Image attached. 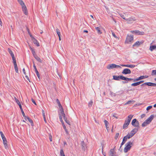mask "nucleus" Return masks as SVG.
<instances>
[{"label": "nucleus", "instance_id": "nucleus-36", "mask_svg": "<svg viewBox=\"0 0 156 156\" xmlns=\"http://www.w3.org/2000/svg\"><path fill=\"white\" fill-rule=\"evenodd\" d=\"M12 59L13 60V63L14 65L17 64L16 63V58L15 57L12 58Z\"/></svg>", "mask_w": 156, "mask_h": 156}, {"label": "nucleus", "instance_id": "nucleus-50", "mask_svg": "<svg viewBox=\"0 0 156 156\" xmlns=\"http://www.w3.org/2000/svg\"><path fill=\"white\" fill-rule=\"evenodd\" d=\"M119 133H117L115 135V140H117V139L118 137L119 136Z\"/></svg>", "mask_w": 156, "mask_h": 156}, {"label": "nucleus", "instance_id": "nucleus-53", "mask_svg": "<svg viewBox=\"0 0 156 156\" xmlns=\"http://www.w3.org/2000/svg\"><path fill=\"white\" fill-rule=\"evenodd\" d=\"M152 108V106L151 105L149 106H148L146 109V110H148L149 109H151Z\"/></svg>", "mask_w": 156, "mask_h": 156}, {"label": "nucleus", "instance_id": "nucleus-43", "mask_svg": "<svg viewBox=\"0 0 156 156\" xmlns=\"http://www.w3.org/2000/svg\"><path fill=\"white\" fill-rule=\"evenodd\" d=\"M151 75H152V76H154V75L156 76V70H152V72L151 73Z\"/></svg>", "mask_w": 156, "mask_h": 156}, {"label": "nucleus", "instance_id": "nucleus-39", "mask_svg": "<svg viewBox=\"0 0 156 156\" xmlns=\"http://www.w3.org/2000/svg\"><path fill=\"white\" fill-rule=\"evenodd\" d=\"M59 118L60 120V122H61L62 123H64L62 119V115H60V114H59Z\"/></svg>", "mask_w": 156, "mask_h": 156}, {"label": "nucleus", "instance_id": "nucleus-41", "mask_svg": "<svg viewBox=\"0 0 156 156\" xmlns=\"http://www.w3.org/2000/svg\"><path fill=\"white\" fill-rule=\"evenodd\" d=\"M148 124H147V123L145 121L142 124V127H144L147 126V125Z\"/></svg>", "mask_w": 156, "mask_h": 156}, {"label": "nucleus", "instance_id": "nucleus-48", "mask_svg": "<svg viewBox=\"0 0 156 156\" xmlns=\"http://www.w3.org/2000/svg\"><path fill=\"white\" fill-rule=\"evenodd\" d=\"M101 145H102V154H103L105 156H106V153H103V149L104 148V145H103V144H101Z\"/></svg>", "mask_w": 156, "mask_h": 156}, {"label": "nucleus", "instance_id": "nucleus-55", "mask_svg": "<svg viewBox=\"0 0 156 156\" xmlns=\"http://www.w3.org/2000/svg\"><path fill=\"white\" fill-rule=\"evenodd\" d=\"M33 66V67L35 69V71H37V69L36 68V66L35 65L34 63Z\"/></svg>", "mask_w": 156, "mask_h": 156}, {"label": "nucleus", "instance_id": "nucleus-6", "mask_svg": "<svg viewBox=\"0 0 156 156\" xmlns=\"http://www.w3.org/2000/svg\"><path fill=\"white\" fill-rule=\"evenodd\" d=\"M131 32L132 33L135 34L137 35H143L144 34V32H141L138 30L131 31Z\"/></svg>", "mask_w": 156, "mask_h": 156}, {"label": "nucleus", "instance_id": "nucleus-54", "mask_svg": "<svg viewBox=\"0 0 156 156\" xmlns=\"http://www.w3.org/2000/svg\"><path fill=\"white\" fill-rule=\"evenodd\" d=\"M42 112L43 117L45 116V113L44 110L42 109Z\"/></svg>", "mask_w": 156, "mask_h": 156}, {"label": "nucleus", "instance_id": "nucleus-34", "mask_svg": "<svg viewBox=\"0 0 156 156\" xmlns=\"http://www.w3.org/2000/svg\"><path fill=\"white\" fill-rule=\"evenodd\" d=\"M0 133L2 140H5V139H6L2 132L0 131Z\"/></svg>", "mask_w": 156, "mask_h": 156}, {"label": "nucleus", "instance_id": "nucleus-13", "mask_svg": "<svg viewBox=\"0 0 156 156\" xmlns=\"http://www.w3.org/2000/svg\"><path fill=\"white\" fill-rule=\"evenodd\" d=\"M138 128H134L130 132V134L133 136L138 131Z\"/></svg>", "mask_w": 156, "mask_h": 156}, {"label": "nucleus", "instance_id": "nucleus-44", "mask_svg": "<svg viewBox=\"0 0 156 156\" xmlns=\"http://www.w3.org/2000/svg\"><path fill=\"white\" fill-rule=\"evenodd\" d=\"M60 155L61 156H65L62 149H61L60 151Z\"/></svg>", "mask_w": 156, "mask_h": 156}, {"label": "nucleus", "instance_id": "nucleus-49", "mask_svg": "<svg viewBox=\"0 0 156 156\" xmlns=\"http://www.w3.org/2000/svg\"><path fill=\"white\" fill-rule=\"evenodd\" d=\"M35 41L34 42V43L36 44V45L37 46H40V44H39V43H38V41L36 40H35Z\"/></svg>", "mask_w": 156, "mask_h": 156}, {"label": "nucleus", "instance_id": "nucleus-12", "mask_svg": "<svg viewBox=\"0 0 156 156\" xmlns=\"http://www.w3.org/2000/svg\"><path fill=\"white\" fill-rule=\"evenodd\" d=\"M117 65L112 64H109L107 66V68L108 69H113V68H116Z\"/></svg>", "mask_w": 156, "mask_h": 156}, {"label": "nucleus", "instance_id": "nucleus-17", "mask_svg": "<svg viewBox=\"0 0 156 156\" xmlns=\"http://www.w3.org/2000/svg\"><path fill=\"white\" fill-rule=\"evenodd\" d=\"M114 149H111L109 153V156H116V155L114 153Z\"/></svg>", "mask_w": 156, "mask_h": 156}, {"label": "nucleus", "instance_id": "nucleus-60", "mask_svg": "<svg viewBox=\"0 0 156 156\" xmlns=\"http://www.w3.org/2000/svg\"><path fill=\"white\" fill-rule=\"evenodd\" d=\"M64 130H65L66 134L68 135L69 134V133L67 129H65Z\"/></svg>", "mask_w": 156, "mask_h": 156}, {"label": "nucleus", "instance_id": "nucleus-3", "mask_svg": "<svg viewBox=\"0 0 156 156\" xmlns=\"http://www.w3.org/2000/svg\"><path fill=\"white\" fill-rule=\"evenodd\" d=\"M133 35H127L126 40V42L127 43H131L133 41Z\"/></svg>", "mask_w": 156, "mask_h": 156}, {"label": "nucleus", "instance_id": "nucleus-59", "mask_svg": "<svg viewBox=\"0 0 156 156\" xmlns=\"http://www.w3.org/2000/svg\"><path fill=\"white\" fill-rule=\"evenodd\" d=\"M65 122L67 123L69 125H70V122H69V121L68 120H67V121H65Z\"/></svg>", "mask_w": 156, "mask_h": 156}, {"label": "nucleus", "instance_id": "nucleus-40", "mask_svg": "<svg viewBox=\"0 0 156 156\" xmlns=\"http://www.w3.org/2000/svg\"><path fill=\"white\" fill-rule=\"evenodd\" d=\"M56 32L58 36H61V34L60 30L58 28L56 29Z\"/></svg>", "mask_w": 156, "mask_h": 156}, {"label": "nucleus", "instance_id": "nucleus-16", "mask_svg": "<svg viewBox=\"0 0 156 156\" xmlns=\"http://www.w3.org/2000/svg\"><path fill=\"white\" fill-rule=\"evenodd\" d=\"M120 66L122 67H130V68H134L135 66V65H134L121 64L120 65Z\"/></svg>", "mask_w": 156, "mask_h": 156}, {"label": "nucleus", "instance_id": "nucleus-22", "mask_svg": "<svg viewBox=\"0 0 156 156\" xmlns=\"http://www.w3.org/2000/svg\"><path fill=\"white\" fill-rule=\"evenodd\" d=\"M30 49L31 51L32 52V53L33 54V56H34V57H35L36 55H37L36 53L35 50L34 48H30Z\"/></svg>", "mask_w": 156, "mask_h": 156}, {"label": "nucleus", "instance_id": "nucleus-24", "mask_svg": "<svg viewBox=\"0 0 156 156\" xmlns=\"http://www.w3.org/2000/svg\"><path fill=\"white\" fill-rule=\"evenodd\" d=\"M127 139H126V137H124L123 139V140L122 143L121 144L120 148H121L122 146L126 143V141H127Z\"/></svg>", "mask_w": 156, "mask_h": 156}, {"label": "nucleus", "instance_id": "nucleus-4", "mask_svg": "<svg viewBox=\"0 0 156 156\" xmlns=\"http://www.w3.org/2000/svg\"><path fill=\"white\" fill-rule=\"evenodd\" d=\"M132 125L134 127L138 128L139 127V123L136 119H133L131 123Z\"/></svg>", "mask_w": 156, "mask_h": 156}, {"label": "nucleus", "instance_id": "nucleus-20", "mask_svg": "<svg viewBox=\"0 0 156 156\" xmlns=\"http://www.w3.org/2000/svg\"><path fill=\"white\" fill-rule=\"evenodd\" d=\"M136 20L135 18V17H129L128 19H126V21L132 22L133 21H135Z\"/></svg>", "mask_w": 156, "mask_h": 156}, {"label": "nucleus", "instance_id": "nucleus-14", "mask_svg": "<svg viewBox=\"0 0 156 156\" xmlns=\"http://www.w3.org/2000/svg\"><path fill=\"white\" fill-rule=\"evenodd\" d=\"M144 82V80H141L140 81L132 83L131 84L132 86H136Z\"/></svg>", "mask_w": 156, "mask_h": 156}, {"label": "nucleus", "instance_id": "nucleus-26", "mask_svg": "<svg viewBox=\"0 0 156 156\" xmlns=\"http://www.w3.org/2000/svg\"><path fill=\"white\" fill-rule=\"evenodd\" d=\"M26 29L27 31V32H28L29 34V35L30 36V37L32 39H35L34 38V37L32 36V34H31L30 32L29 29V28H28V27H26Z\"/></svg>", "mask_w": 156, "mask_h": 156}, {"label": "nucleus", "instance_id": "nucleus-31", "mask_svg": "<svg viewBox=\"0 0 156 156\" xmlns=\"http://www.w3.org/2000/svg\"><path fill=\"white\" fill-rule=\"evenodd\" d=\"M133 136L130 134V133L128 134L127 135L125 136L124 137H126V139L127 140V139H129L132 137Z\"/></svg>", "mask_w": 156, "mask_h": 156}, {"label": "nucleus", "instance_id": "nucleus-23", "mask_svg": "<svg viewBox=\"0 0 156 156\" xmlns=\"http://www.w3.org/2000/svg\"><path fill=\"white\" fill-rule=\"evenodd\" d=\"M149 49L151 51H153L154 50H156V45L151 46Z\"/></svg>", "mask_w": 156, "mask_h": 156}, {"label": "nucleus", "instance_id": "nucleus-27", "mask_svg": "<svg viewBox=\"0 0 156 156\" xmlns=\"http://www.w3.org/2000/svg\"><path fill=\"white\" fill-rule=\"evenodd\" d=\"M34 58L38 62H39L40 63L42 62V61L41 60V58L39 57H38L37 55H36V56L34 57Z\"/></svg>", "mask_w": 156, "mask_h": 156}, {"label": "nucleus", "instance_id": "nucleus-15", "mask_svg": "<svg viewBox=\"0 0 156 156\" xmlns=\"http://www.w3.org/2000/svg\"><path fill=\"white\" fill-rule=\"evenodd\" d=\"M143 42L141 41L140 42L139 41H137L133 45V47H138L141 44H142Z\"/></svg>", "mask_w": 156, "mask_h": 156}, {"label": "nucleus", "instance_id": "nucleus-52", "mask_svg": "<svg viewBox=\"0 0 156 156\" xmlns=\"http://www.w3.org/2000/svg\"><path fill=\"white\" fill-rule=\"evenodd\" d=\"M133 101H129L126 103L125 104V105H128L130 104L131 102H132Z\"/></svg>", "mask_w": 156, "mask_h": 156}, {"label": "nucleus", "instance_id": "nucleus-56", "mask_svg": "<svg viewBox=\"0 0 156 156\" xmlns=\"http://www.w3.org/2000/svg\"><path fill=\"white\" fill-rule=\"evenodd\" d=\"M112 34L113 36H114V37H115L116 38L117 37H116V36L115 35L114 32H113V31H112Z\"/></svg>", "mask_w": 156, "mask_h": 156}, {"label": "nucleus", "instance_id": "nucleus-32", "mask_svg": "<svg viewBox=\"0 0 156 156\" xmlns=\"http://www.w3.org/2000/svg\"><path fill=\"white\" fill-rule=\"evenodd\" d=\"M14 69L15 70V71L16 73H18V69L17 67V64L14 65Z\"/></svg>", "mask_w": 156, "mask_h": 156}, {"label": "nucleus", "instance_id": "nucleus-29", "mask_svg": "<svg viewBox=\"0 0 156 156\" xmlns=\"http://www.w3.org/2000/svg\"><path fill=\"white\" fill-rule=\"evenodd\" d=\"M104 122L105 123V126L106 127V129L108 131V121H107L106 120H105L104 121Z\"/></svg>", "mask_w": 156, "mask_h": 156}, {"label": "nucleus", "instance_id": "nucleus-47", "mask_svg": "<svg viewBox=\"0 0 156 156\" xmlns=\"http://www.w3.org/2000/svg\"><path fill=\"white\" fill-rule=\"evenodd\" d=\"M146 85L149 86H152V83L151 82H146Z\"/></svg>", "mask_w": 156, "mask_h": 156}, {"label": "nucleus", "instance_id": "nucleus-25", "mask_svg": "<svg viewBox=\"0 0 156 156\" xmlns=\"http://www.w3.org/2000/svg\"><path fill=\"white\" fill-rule=\"evenodd\" d=\"M61 114H62V116L63 117L65 121H67V118L65 116V114L64 112V111H63L62 110V112L61 113Z\"/></svg>", "mask_w": 156, "mask_h": 156}, {"label": "nucleus", "instance_id": "nucleus-61", "mask_svg": "<svg viewBox=\"0 0 156 156\" xmlns=\"http://www.w3.org/2000/svg\"><path fill=\"white\" fill-rule=\"evenodd\" d=\"M62 126H63V127L64 129H66V126H65V124H64V123H62Z\"/></svg>", "mask_w": 156, "mask_h": 156}, {"label": "nucleus", "instance_id": "nucleus-58", "mask_svg": "<svg viewBox=\"0 0 156 156\" xmlns=\"http://www.w3.org/2000/svg\"><path fill=\"white\" fill-rule=\"evenodd\" d=\"M31 100H32V102L34 104H35V105H36V102H35V100L34 99H33V98H32V99H31Z\"/></svg>", "mask_w": 156, "mask_h": 156}, {"label": "nucleus", "instance_id": "nucleus-1", "mask_svg": "<svg viewBox=\"0 0 156 156\" xmlns=\"http://www.w3.org/2000/svg\"><path fill=\"white\" fill-rule=\"evenodd\" d=\"M133 115H128L127 119H126L125 121V123L123 125V129H125L127 128L128 126L129 125L130 122L133 118Z\"/></svg>", "mask_w": 156, "mask_h": 156}, {"label": "nucleus", "instance_id": "nucleus-10", "mask_svg": "<svg viewBox=\"0 0 156 156\" xmlns=\"http://www.w3.org/2000/svg\"><path fill=\"white\" fill-rule=\"evenodd\" d=\"M134 79L131 78H128L126 77H125L124 76V80H125V81H122V83L125 84L126 83H128V81H130V80H133L134 82Z\"/></svg>", "mask_w": 156, "mask_h": 156}, {"label": "nucleus", "instance_id": "nucleus-64", "mask_svg": "<svg viewBox=\"0 0 156 156\" xmlns=\"http://www.w3.org/2000/svg\"><path fill=\"white\" fill-rule=\"evenodd\" d=\"M20 108L21 110V112H22V111H23V108H22V106L21 105H20Z\"/></svg>", "mask_w": 156, "mask_h": 156}, {"label": "nucleus", "instance_id": "nucleus-21", "mask_svg": "<svg viewBox=\"0 0 156 156\" xmlns=\"http://www.w3.org/2000/svg\"><path fill=\"white\" fill-rule=\"evenodd\" d=\"M8 51L9 54L12 57H15L14 55V54L13 53L12 51V50L9 48H8Z\"/></svg>", "mask_w": 156, "mask_h": 156}, {"label": "nucleus", "instance_id": "nucleus-30", "mask_svg": "<svg viewBox=\"0 0 156 156\" xmlns=\"http://www.w3.org/2000/svg\"><path fill=\"white\" fill-rule=\"evenodd\" d=\"M96 30L97 31L98 33L99 34H101L102 32L100 30V28L99 27H97L95 28Z\"/></svg>", "mask_w": 156, "mask_h": 156}, {"label": "nucleus", "instance_id": "nucleus-35", "mask_svg": "<svg viewBox=\"0 0 156 156\" xmlns=\"http://www.w3.org/2000/svg\"><path fill=\"white\" fill-rule=\"evenodd\" d=\"M58 107H59V108H60V111H61V112L60 113H61L62 112V110L64 111V110H63V108L61 105V104L60 103L59 104H58Z\"/></svg>", "mask_w": 156, "mask_h": 156}, {"label": "nucleus", "instance_id": "nucleus-57", "mask_svg": "<svg viewBox=\"0 0 156 156\" xmlns=\"http://www.w3.org/2000/svg\"><path fill=\"white\" fill-rule=\"evenodd\" d=\"M111 95L112 96H116V94L115 93L113 92H111Z\"/></svg>", "mask_w": 156, "mask_h": 156}, {"label": "nucleus", "instance_id": "nucleus-63", "mask_svg": "<svg viewBox=\"0 0 156 156\" xmlns=\"http://www.w3.org/2000/svg\"><path fill=\"white\" fill-rule=\"evenodd\" d=\"M56 102H57V103L58 104H59L60 103L59 100L58 99H56Z\"/></svg>", "mask_w": 156, "mask_h": 156}, {"label": "nucleus", "instance_id": "nucleus-11", "mask_svg": "<svg viewBox=\"0 0 156 156\" xmlns=\"http://www.w3.org/2000/svg\"><path fill=\"white\" fill-rule=\"evenodd\" d=\"M22 10H23V12L24 13L25 15H27L28 14V11H27V8L26 7V6L25 4L23 5V6H22Z\"/></svg>", "mask_w": 156, "mask_h": 156}, {"label": "nucleus", "instance_id": "nucleus-45", "mask_svg": "<svg viewBox=\"0 0 156 156\" xmlns=\"http://www.w3.org/2000/svg\"><path fill=\"white\" fill-rule=\"evenodd\" d=\"M93 103V102L92 101H91L90 102H89L88 104V106L89 107H91Z\"/></svg>", "mask_w": 156, "mask_h": 156}, {"label": "nucleus", "instance_id": "nucleus-5", "mask_svg": "<svg viewBox=\"0 0 156 156\" xmlns=\"http://www.w3.org/2000/svg\"><path fill=\"white\" fill-rule=\"evenodd\" d=\"M124 76H113V79L116 80H120V79H121L122 80H124Z\"/></svg>", "mask_w": 156, "mask_h": 156}, {"label": "nucleus", "instance_id": "nucleus-51", "mask_svg": "<svg viewBox=\"0 0 156 156\" xmlns=\"http://www.w3.org/2000/svg\"><path fill=\"white\" fill-rule=\"evenodd\" d=\"M21 112L23 115V117L25 118V120H26V116L25 115L23 111H22Z\"/></svg>", "mask_w": 156, "mask_h": 156}, {"label": "nucleus", "instance_id": "nucleus-18", "mask_svg": "<svg viewBox=\"0 0 156 156\" xmlns=\"http://www.w3.org/2000/svg\"><path fill=\"white\" fill-rule=\"evenodd\" d=\"M2 140L5 148L6 149H8V146L7 144V141L6 139H5V140L4 139Z\"/></svg>", "mask_w": 156, "mask_h": 156}, {"label": "nucleus", "instance_id": "nucleus-7", "mask_svg": "<svg viewBox=\"0 0 156 156\" xmlns=\"http://www.w3.org/2000/svg\"><path fill=\"white\" fill-rule=\"evenodd\" d=\"M154 117V115H152L145 121L147 123V124H149L151 122Z\"/></svg>", "mask_w": 156, "mask_h": 156}, {"label": "nucleus", "instance_id": "nucleus-46", "mask_svg": "<svg viewBox=\"0 0 156 156\" xmlns=\"http://www.w3.org/2000/svg\"><path fill=\"white\" fill-rule=\"evenodd\" d=\"M20 4V5H21V6H23V5H25L24 3L23 2L22 0H20L19 2H18Z\"/></svg>", "mask_w": 156, "mask_h": 156}, {"label": "nucleus", "instance_id": "nucleus-28", "mask_svg": "<svg viewBox=\"0 0 156 156\" xmlns=\"http://www.w3.org/2000/svg\"><path fill=\"white\" fill-rule=\"evenodd\" d=\"M27 119L31 124L32 126H33V121L28 117L26 116V119Z\"/></svg>", "mask_w": 156, "mask_h": 156}, {"label": "nucleus", "instance_id": "nucleus-42", "mask_svg": "<svg viewBox=\"0 0 156 156\" xmlns=\"http://www.w3.org/2000/svg\"><path fill=\"white\" fill-rule=\"evenodd\" d=\"M119 15L123 19L126 20V19L125 18V16L124 14L122 13H120Z\"/></svg>", "mask_w": 156, "mask_h": 156}, {"label": "nucleus", "instance_id": "nucleus-2", "mask_svg": "<svg viewBox=\"0 0 156 156\" xmlns=\"http://www.w3.org/2000/svg\"><path fill=\"white\" fill-rule=\"evenodd\" d=\"M132 145L133 142L131 141H129L127 143L125 144V147L124 149V152L125 153H127L130 150Z\"/></svg>", "mask_w": 156, "mask_h": 156}, {"label": "nucleus", "instance_id": "nucleus-9", "mask_svg": "<svg viewBox=\"0 0 156 156\" xmlns=\"http://www.w3.org/2000/svg\"><path fill=\"white\" fill-rule=\"evenodd\" d=\"M81 146L82 150L84 151H85L87 149V144L83 141H82L81 142Z\"/></svg>", "mask_w": 156, "mask_h": 156}, {"label": "nucleus", "instance_id": "nucleus-8", "mask_svg": "<svg viewBox=\"0 0 156 156\" xmlns=\"http://www.w3.org/2000/svg\"><path fill=\"white\" fill-rule=\"evenodd\" d=\"M131 72L130 69H125L122 72V73L125 75L130 74Z\"/></svg>", "mask_w": 156, "mask_h": 156}, {"label": "nucleus", "instance_id": "nucleus-38", "mask_svg": "<svg viewBox=\"0 0 156 156\" xmlns=\"http://www.w3.org/2000/svg\"><path fill=\"white\" fill-rule=\"evenodd\" d=\"M23 72L24 74V75H25L26 76H25V77H26L27 78V79L28 80H29V77H28V76H26V72H25V69L24 68H23Z\"/></svg>", "mask_w": 156, "mask_h": 156}, {"label": "nucleus", "instance_id": "nucleus-19", "mask_svg": "<svg viewBox=\"0 0 156 156\" xmlns=\"http://www.w3.org/2000/svg\"><path fill=\"white\" fill-rule=\"evenodd\" d=\"M145 76H140L137 78L135 79L134 80V82L138 81L139 80L144 79Z\"/></svg>", "mask_w": 156, "mask_h": 156}, {"label": "nucleus", "instance_id": "nucleus-37", "mask_svg": "<svg viewBox=\"0 0 156 156\" xmlns=\"http://www.w3.org/2000/svg\"><path fill=\"white\" fill-rule=\"evenodd\" d=\"M36 74V75H37V76L38 79L40 80V79H41V76H40V74H39V73L38 72V70L37 71H35Z\"/></svg>", "mask_w": 156, "mask_h": 156}, {"label": "nucleus", "instance_id": "nucleus-33", "mask_svg": "<svg viewBox=\"0 0 156 156\" xmlns=\"http://www.w3.org/2000/svg\"><path fill=\"white\" fill-rule=\"evenodd\" d=\"M15 99L16 102L19 106L20 105H20H21L20 101L15 97Z\"/></svg>", "mask_w": 156, "mask_h": 156}, {"label": "nucleus", "instance_id": "nucleus-62", "mask_svg": "<svg viewBox=\"0 0 156 156\" xmlns=\"http://www.w3.org/2000/svg\"><path fill=\"white\" fill-rule=\"evenodd\" d=\"M145 116V114H142L141 115V118H143Z\"/></svg>", "mask_w": 156, "mask_h": 156}]
</instances>
